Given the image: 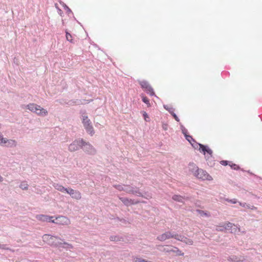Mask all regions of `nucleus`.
Masks as SVG:
<instances>
[{
    "label": "nucleus",
    "mask_w": 262,
    "mask_h": 262,
    "mask_svg": "<svg viewBox=\"0 0 262 262\" xmlns=\"http://www.w3.org/2000/svg\"><path fill=\"white\" fill-rule=\"evenodd\" d=\"M44 241L47 242L51 246L54 247L63 248L66 249H71L73 248L72 245L63 242V239L57 236L51 235L50 234H45L42 236Z\"/></svg>",
    "instance_id": "nucleus-1"
},
{
    "label": "nucleus",
    "mask_w": 262,
    "mask_h": 262,
    "mask_svg": "<svg viewBox=\"0 0 262 262\" xmlns=\"http://www.w3.org/2000/svg\"><path fill=\"white\" fill-rule=\"evenodd\" d=\"M191 145L194 149H198V147H200L199 150L205 155L206 160L208 165L213 166L214 165L213 158V151L209 148L208 145L199 143L196 142L195 140L194 142H193Z\"/></svg>",
    "instance_id": "nucleus-2"
},
{
    "label": "nucleus",
    "mask_w": 262,
    "mask_h": 262,
    "mask_svg": "<svg viewBox=\"0 0 262 262\" xmlns=\"http://www.w3.org/2000/svg\"><path fill=\"white\" fill-rule=\"evenodd\" d=\"M22 108L28 109L33 113L41 116H46L48 115V112L40 106L35 103H29L28 105H24Z\"/></svg>",
    "instance_id": "nucleus-3"
},
{
    "label": "nucleus",
    "mask_w": 262,
    "mask_h": 262,
    "mask_svg": "<svg viewBox=\"0 0 262 262\" xmlns=\"http://www.w3.org/2000/svg\"><path fill=\"white\" fill-rule=\"evenodd\" d=\"M157 248L161 252L165 253L173 252L176 253L177 256H183L184 254L178 247L172 245L164 246L161 245L157 246Z\"/></svg>",
    "instance_id": "nucleus-4"
},
{
    "label": "nucleus",
    "mask_w": 262,
    "mask_h": 262,
    "mask_svg": "<svg viewBox=\"0 0 262 262\" xmlns=\"http://www.w3.org/2000/svg\"><path fill=\"white\" fill-rule=\"evenodd\" d=\"M124 191L127 193L132 194L138 196H141L147 199L151 198V196L149 195H148L147 196H145L142 194V193L140 191L139 188L135 186H132L130 185H124Z\"/></svg>",
    "instance_id": "nucleus-5"
},
{
    "label": "nucleus",
    "mask_w": 262,
    "mask_h": 262,
    "mask_svg": "<svg viewBox=\"0 0 262 262\" xmlns=\"http://www.w3.org/2000/svg\"><path fill=\"white\" fill-rule=\"evenodd\" d=\"M82 123L86 132L92 136L94 133V129L91 120L89 119L85 112L82 114Z\"/></svg>",
    "instance_id": "nucleus-6"
},
{
    "label": "nucleus",
    "mask_w": 262,
    "mask_h": 262,
    "mask_svg": "<svg viewBox=\"0 0 262 262\" xmlns=\"http://www.w3.org/2000/svg\"><path fill=\"white\" fill-rule=\"evenodd\" d=\"M82 150L87 155H95L96 154L97 150L89 142H86L83 140V143L81 146Z\"/></svg>",
    "instance_id": "nucleus-7"
},
{
    "label": "nucleus",
    "mask_w": 262,
    "mask_h": 262,
    "mask_svg": "<svg viewBox=\"0 0 262 262\" xmlns=\"http://www.w3.org/2000/svg\"><path fill=\"white\" fill-rule=\"evenodd\" d=\"M139 83L140 84L142 89H143L147 94L151 96H155L157 97L155 94L152 88L147 81H139Z\"/></svg>",
    "instance_id": "nucleus-8"
},
{
    "label": "nucleus",
    "mask_w": 262,
    "mask_h": 262,
    "mask_svg": "<svg viewBox=\"0 0 262 262\" xmlns=\"http://www.w3.org/2000/svg\"><path fill=\"white\" fill-rule=\"evenodd\" d=\"M83 140V139L75 140L69 145L68 148L69 150L71 152H74L78 150L80 148L81 149Z\"/></svg>",
    "instance_id": "nucleus-9"
},
{
    "label": "nucleus",
    "mask_w": 262,
    "mask_h": 262,
    "mask_svg": "<svg viewBox=\"0 0 262 262\" xmlns=\"http://www.w3.org/2000/svg\"><path fill=\"white\" fill-rule=\"evenodd\" d=\"M178 234L170 231H166L165 233L159 235L157 237V239L161 242L165 241L166 239L173 238L176 239Z\"/></svg>",
    "instance_id": "nucleus-10"
},
{
    "label": "nucleus",
    "mask_w": 262,
    "mask_h": 262,
    "mask_svg": "<svg viewBox=\"0 0 262 262\" xmlns=\"http://www.w3.org/2000/svg\"><path fill=\"white\" fill-rule=\"evenodd\" d=\"M195 177L203 180H211L212 179L211 176H210L206 171L199 169L196 171V173L194 175Z\"/></svg>",
    "instance_id": "nucleus-11"
},
{
    "label": "nucleus",
    "mask_w": 262,
    "mask_h": 262,
    "mask_svg": "<svg viewBox=\"0 0 262 262\" xmlns=\"http://www.w3.org/2000/svg\"><path fill=\"white\" fill-rule=\"evenodd\" d=\"M66 192L70 194L73 199L79 200L81 198V194L79 191L74 190L70 187L67 188Z\"/></svg>",
    "instance_id": "nucleus-12"
},
{
    "label": "nucleus",
    "mask_w": 262,
    "mask_h": 262,
    "mask_svg": "<svg viewBox=\"0 0 262 262\" xmlns=\"http://www.w3.org/2000/svg\"><path fill=\"white\" fill-rule=\"evenodd\" d=\"M119 200L124 204V205L128 206L132 205H136L140 203V201L128 199L127 198H123L119 196Z\"/></svg>",
    "instance_id": "nucleus-13"
},
{
    "label": "nucleus",
    "mask_w": 262,
    "mask_h": 262,
    "mask_svg": "<svg viewBox=\"0 0 262 262\" xmlns=\"http://www.w3.org/2000/svg\"><path fill=\"white\" fill-rule=\"evenodd\" d=\"M176 239L181 241L186 245H192L193 244V242L191 239L188 238L187 237H185L182 235L178 234L177 236Z\"/></svg>",
    "instance_id": "nucleus-14"
},
{
    "label": "nucleus",
    "mask_w": 262,
    "mask_h": 262,
    "mask_svg": "<svg viewBox=\"0 0 262 262\" xmlns=\"http://www.w3.org/2000/svg\"><path fill=\"white\" fill-rule=\"evenodd\" d=\"M53 216H50L44 214H39L36 216V218L37 220L42 221V222H51V223H55L54 220H52V219Z\"/></svg>",
    "instance_id": "nucleus-15"
},
{
    "label": "nucleus",
    "mask_w": 262,
    "mask_h": 262,
    "mask_svg": "<svg viewBox=\"0 0 262 262\" xmlns=\"http://www.w3.org/2000/svg\"><path fill=\"white\" fill-rule=\"evenodd\" d=\"M189 199V197L178 194H174L172 196L173 201L182 203H184V200H188Z\"/></svg>",
    "instance_id": "nucleus-16"
},
{
    "label": "nucleus",
    "mask_w": 262,
    "mask_h": 262,
    "mask_svg": "<svg viewBox=\"0 0 262 262\" xmlns=\"http://www.w3.org/2000/svg\"><path fill=\"white\" fill-rule=\"evenodd\" d=\"M163 107L166 110L168 111V112L172 116V117L177 122L180 121V119L177 115L174 113V109L172 107L169 106L167 105H164Z\"/></svg>",
    "instance_id": "nucleus-17"
},
{
    "label": "nucleus",
    "mask_w": 262,
    "mask_h": 262,
    "mask_svg": "<svg viewBox=\"0 0 262 262\" xmlns=\"http://www.w3.org/2000/svg\"><path fill=\"white\" fill-rule=\"evenodd\" d=\"M189 169L194 176L196 173V171L199 170L198 167L193 163H190L188 165Z\"/></svg>",
    "instance_id": "nucleus-18"
},
{
    "label": "nucleus",
    "mask_w": 262,
    "mask_h": 262,
    "mask_svg": "<svg viewBox=\"0 0 262 262\" xmlns=\"http://www.w3.org/2000/svg\"><path fill=\"white\" fill-rule=\"evenodd\" d=\"M53 186L57 190L61 192H66L67 189V188H65L62 185L54 183L53 184Z\"/></svg>",
    "instance_id": "nucleus-19"
},
{
    "label": "nucleus",
    "mask_w": 262,
    "mask_h": 262,
    "mask_svg": "<svg viewBox=\"0 0 262 262\" xmlns=\"http://www.w3.org/2000/svg\"><path fill=\"white\" fill-rule=\"evenodd\" d=\"M17 141L15 140L8 139L6 146L8 147H15L17 146Z\"/></svg>",
    "instance_id": "nucleus-20"
},
{
    "label": "nucleus",
    "mask_w": 262,
    "mask_h": 262,
    "mask_svg": "<svg viewBox=\"0 0 262 262\" xmlns=\"http://www.w3.org/2000/svg\"><path fill=\"white\" fill-rule=\"evenodd\" d=\"M238 203H239V205H241V206H242L243 207H246V208H247L248 209H250L251 210H256L257 209V207H255L254 206L251 205L250 204H247L246 203H242V202H238Z\"/></svg>",
    "instance_id": "nucleus-21"
},
{
    "label": "nucleus",
    "mask_w": 262,
    "mask_h": 262,
    "mask_svg": "<svg viewBox=\"0 0 262 262\" xmlns=\"http://www.w3.org/2000/svg\"><path fill=\"white\" fill-rule=\"evenodd\" d=\"M29 185L26 181H23L21 182L19 187L23 190H27L28 189Z\"/></svg>",
    "instance_id": "nucleus-22"
},
{
    "label": "nucleus",
    "mask_w": 262,
    "mask_h": 262,
    "mask_svg": "<svg viewBox=\"0 0 262 262\" xmlns=\"http://www.w3.org/2000/svg\"><path fill=\"white\" fill-rule=\"evenodd\" d=\"M124 184H115V185H113V187L120 191H124Z\"/></svg>",
    "instance_id": "nucleus-23"
},
{
    "label": "nucleus",
    "mask_w": 262,
    "mask_h": 262,
    "mask_svg": "<svg viewBox=\"0 0 262 262\" xmlns=\"http://www.w3.org/2000/svg\"><path fill=\"white\" fill-rule=\"evenodd\" d=\"M224 227L225 228V230H228L231 231L232 228L234 226V224L228 222V223H226L224 225Z\"/></svg>",
    "instance_id": "nucleus-24"
},
{
    "label": "nucleus",
    "mask_w": 262,
    "mask_h": 262,
    "mask_svg": "<svg viewBox=\"0 0 262 262\" xmlns=\"http://www.w3.org/2000/svg\"><path fill=\"white\" fill-rule=\"evenodd\" d=\"M66 39L68 41H69L70 42L74 43L75 42L74 40L72 39V36L70 33H69L68 32L66 31Z\"/></svg>",
    "instance_id": "nucleus-25"
},
{
    "label": "nucleus",
    "mask_w": 262,
    "mask_h": 262,
    "mask_svg": "<svg viewBox=\"0 0 262 262\" xmlns=\"http://www.w3.org/2000/svg\"><path fill=\"white\" fill-rule=\"evenodd\" d=\"M228 260L232 262H239L242 261L236 256H232L228 257Z\"/></svg>",
    "instance_id": "nucleus-26"
},
{
    "label": "nucleus",
    "mask_w": 262,
    "mask_h": 262,
    "mask_svg": "<svg viewBox=\"0 0 262 262\" xmlns=\"http://www.w3.org/2000/svg\"><path fill=\"white\" fill-rule=\"evenodd\" d=\"M110 239L111 241L117 242L121 241V237L118 235H112L111 236Z\"/></svg>",
    "instance_id": "nucleus-27"
},
{
    "label": "nucleus",
    "mask_w": 262,
    "mask_h": 262,
    "mask_svg": "<svg viewBox=\"0 0 262 262\" xmlns=\"http://www.w3.org/2000/svg\"><path fill=\"white\" fill-rule=\"evenodd\" d=\"M238 232H240L239 227L234 225V226L232 228L231 231H230V232L232 233L236 234Z\"/></svg>",
    "instance_id": "nucleus-28"
},
{
    "label": "nucleus",
    "mask_w": 262,
    "mask_h": 262,
    "mask_svg": "<svg viewBox=\"0 0 262 262\" xmlns=\"http://www.w3.org/2000/svg\"><path fill=\"white\" fill-rule=\"evenodd\" d=\"M196 211L197 212H198L202 216V215H205V216H206L207 217L210 216V214L208 213H207V212H205L203 210H200V209H196Z\"/></svg>",
    "instance_id": "nucleus-29"
},
{
    "label": "nucleus",
    "mask_w": 262,
    "mask_h": 262,
    "mask_svg": "<svg viewBox=\"0 0 262 262\" xmlns=\"http://www.w3.org/2000/svg\"><path fill=\"white\" fill-rule=\"evenodd\" d=\"M229 165L231 167V168L232 169L234 170H238L240 169V167L238 165L234 163H232L231 162L229 164Z\"/></svg>",
    "instance_id": "nucleus-30"
},
{
    "label": "nucleus",
    "mask_w": 262,
    "mask_h": 262,
    "mask_svg": "<svg viewBox=\"0 0 262 262\" xmlns=\"http://www.w3.org/2000/svg\"><path fill=\"white\" fill-rule=\"evenodd\" d=\"M142 100L143 102H144L145 103H146L147 105L148 106H150L149 100L147 97H146V96H143L142 98Z\"/></svg>",
    "instance_id": "nucleus-31"
},
{
    "label": "nucleus",
    "mask_w": 262,
    "mask_h": 262,
    "mask_svg": "<svg viewBox=\"0 0 262 262\" xmlns=\"http://www.w3.org/2000/svg\"><path fill=\"white\" fill-rule=\"evenodd\" d=\"M185 139L191 144L193 142H194V139L190 135L186 136Z\"/></svg>",
    "instance_id": "nucleus-32"
},
{
    "label": "nucleus",
    "mask_w": 262,
    "mask_h": 262,
    "mask_svg": "<svg viewBox=\"0 0 262 262\" xmlns=\"http://www.w3.org/2000/svg\"><path fill=\"white\" fill-rule=\"evenodd\" d=\"M0 249L13 251L10 248L7 247L6 244H0Z\"/></svg>",
    "instance_id": "nucleus-33"
},
{
    "label": "nucleus",
    "mask_w": 262,
    "mask_h": 262,
    "mask_svg": "<svg viewBox=\"0 0 262 262\" xmlns=\"http://www.w3.org/2000/svg\"><path fill=\"white\" fill-rule=\"evenodd\" d=\"M145 260L144 259L136 257L133 258V262H144Z\"/></svg>",
    "instance_id": "nucleus-34"
},
{
    "label": "nucleus",
    "mask_w": 262,
    "mask_h": 262,
    "mask_svg": "<svg viewBox=\"0 0 262 262\" xmlns=\"http://www.w3.org/2000/svg\"><path fill=\"white\" fill-rule=\"evenodd\" d=\"M215 230L217 231H224L225 230L224 225L217 226L216 227Z\"/></svg>",
    "instance_id": "nucleus-35"
},
{
    "label": "nucleus",
    "mask_w": 262,
    "mask_h": 262,
    "mask_svg": "<svg viewBox=\"0 0 262 262\" xmlns=\"http://www.w3.org/2000/svg\"><path fill=\"white\" fill-rule=\"evenodd\" d=\"M225 200L227 202H230L232 204H236V203L238 202L237 199H226Z\"/></svg>",
    "instance_id": "nucleus-36"
},
{
    "label": "nucleus",
    "mask_w": 262,
    "mask_h": 262,
    "mask_svg": "<svg viewBox=\"0 0 262 262\" xmlns=\"http://www.w3.org/2000/svg\"><path fill=\"white\" fill-rule=\"evenodd\" d=\"M143 117H144V120L146 121H149V118L148 117V114L146 113V112H144L143 114Z\"/></svg>",
    "instance_id": "nucleus-37"
},
{
    "label": "nucleus",
    "mask_w": 262,
    "mask_h": 262,
    "mask_svg": "<svg viewBox=\"0 0 262 262\" xmlns=\"http://www.w3.org/2000/svg\"><path fill=\"white\" fill-rule=\"evenodd\" d=\"M230 163H231V162H229L228 161H226V160H222V161H220L221 164H222V165H224V166H226L227 165H229V164Z\"/></svg>",
    "instance_id": "nucleus-38"
},
{
    "label": "nucleus",
    "mask_w": 262,
    "mask_h": 262,
    "mask_svg": "<svg viewBox=\"0 0 262 262\" xmlns=\"http://www.w3.org/2000/svg\"><path fill=\"white\" fill-rule=\"evenodd\" d=\"M63 7L67 13L69 14L70 13H72L71 10L66 5H64Z\"/></svg>",
    "instance_id": "nucleus-39"
},
{
    "label": "nucleus",
    "mask_w": 262,
    "mask_h": 262,
    "mask_svg": "<svg viewBox=\"0 0 262 262\" xmlns=\"http://www.w3.org/2000/svg\"><path fill=\"white\" fill-rule=\"evenodd\" d=\"M8 139H7V138H3V137H1V139H0V140L1 141V143H4V144H6L7 143V141H8Z\"/></svg>",
    "instance_id": "nucleus-40"
},
{
    "label": "nucleus",
    "mask_w": 262,
    "mask_h": 262,
    "mask_svg": "<svg viewBox=\"0 0 262 262\" xmlns=\"http://www.w3.org/2000/svg\"><path fill=\"white\" fill-rule=\"evenodd\" d=\"M182 132L183 134L184 135L185 137H186V136L188 135H187L188 130L186 128H184L183 129H182Z\"/></svg>",
    "instance_id": "nucleus-41"
},
{
    "label": "nucleus",
    "mask_w": 262,
    "mask_h": 262,
    "mask_svg": "<svg viewBox=\"0 0 262 262\" xmlns=\"http://www.w3.org/2000/svg\"><path fill=\"white\" fill-rule=\"evenodd\" d=\"M61 219L62 220V221H63L64 220H67V218L65 216H59L58 217V218H57L56 219Z\"/></svg>",
    "instance_id": "nucleus-42"
},
{
    "label": "nucleus",
    "mask_w": 262,
    "mask_h": 262,
    "mask_svg": "<svg viewBox=\"0 0 262 262\" xmlns=\"http://www.w3.org/2000/svg\"><path fill=\"white\" fill-rule=\"evenodd\" d=\"M163 128L164 129V130H167V125L166 124H163Z\"/></svg>",
    "instance_id": "nucleus-43"
},
{
    "label": "nucleus",
    "mask_w": 262,
    "mask_h": 262,
    "mask_svg": "<svg viewBox=\"0 0 262 262\" xmlns=\"http://www.w3.org/2000/svg\"><path fill=\"white\" fill-rule=\"evenodd\" d=\"M120 221L124 223H126V220L124 219H121V220H120Z\"/></svg>",
    "instance_id": "nucleus-44"
},
{
    "label": "nucleus",
    "mask_w": 262,
    "mask_h": 262,
    "mask_svg": "<svg viewBox=\"0 0 262 262\" xmlns=\"http://www.w3.org/2000/svg\"><path fill=\"white\" fill-rule=\"evenodd\" d=\"M75 103H77L78 104H82L83 103L81 102V100H77V101L75 102Z\"/></svg>",
    "instance_id": "nucleus-45"
},
{
    "label": "nucleus",
    "mask_w": 262,
    "mask_h": 262,
    "mask_svg": "<svg viewBox=\"0 0 262 262\" xmlns=\"http://www.w3.org/2000/svg\"><path fill=\"white\" fill-rule=\"evenodd\" d=\"M3 180V178L0 175V182H2Z\"/></svg>",
    "instance_id": "nucleus-46"
},
{
    "label": "nucleus",
    "mask_w": 262,
    "mask_h": 262,
    "mask_svg": "<svg viewBox=\"0 0 262 262\" xmlns=\"http://www.w3.org/2000/svg\"><path fill=\"white\" fill-rule=\"evenodd\" d=\"M184 128H185V127L183 125H181V130H182V129H183Z\"/></svg>",
    "instance_id": "nucleus-47"
},
{
    "label": "nucleus",
    "mask_w": 262,
    "mask_h": 262,
    "mask_svg": "<svg viewBox=\"0 0 262 262\" xmlns=\"http://www.w3.org/2000/svg\"><path fill=\"white\" fill-rule=\"evenodd\" d=\"M117 220L120 221V220H121V219H120L119 217H117Z\"/></svg>",
    "instance_id": "nucleus-48"
},
{
    "label": "nucleus",
    "mask_w": 262,
    "mask_h": 262,
    "mask_svg": "<svg viewBox=\"0 0 262 262\" xmlns=\"http://www.w3.org/2000/svg\"><path fill=\"white\" fill-rule=\"evenodd\" d=\"M248 172L250 173L251 174H253L252 173L250 172L249 171H248Z\"/></svg>",
    "instance_id": "nucleus-49"
}]
</instances>
